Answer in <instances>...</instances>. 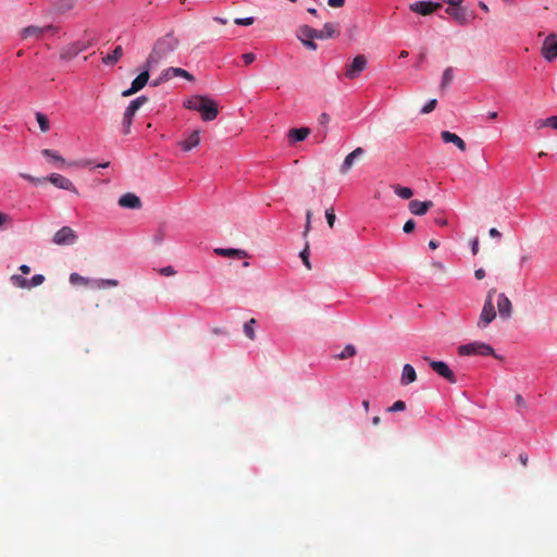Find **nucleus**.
<instances>
[{
	"instance_id": "0eeeda50",
	"label": "nucleus",
	"mask_w": 557,
	"mask_h": 557,
	"mask_svg": "<svg viewBox=\"0 0 557 557\" xmlns=\"http://www.w3.org/2000/svg\"><path fill=\"white\" fill-rule=\"evenodd\" d=\"M367 58L363 54L356 55L350 63L346 65L345 76L349 79H355L361 75L367 69Z\"/></svg>"
},
{
	"instance_id": "412c9836",
	"label": "nucleus",
	"mask_w": 557,
	"mask_h": 557,
	"mask_svg": "<svg viewBox=\"0 0 557 557\" xmlns=\"http://www.w3.org/2000/svg\"><path fill=\"white\" fill-rule=\"evenodd\" d=\"M441 138L446 144H454L460 151H465L467 148L463 139L449 131H443L441 133Z\"/></svg>"
},
{
	"instance_id": "473e14b6",
	"label": "nucleus",
	"mask_w": 557,
	"mask_h": 557,
	"mask_svg": "<svg viewBox=\"0 0 557 557\" xmlns=\"http://www.w3.org/2000/svg\"><path fill=\"white\" fill-rule=\"evenodd\" d=\"M393 189H394V193L401 199H410L413 195L412 189L409 187L396 185V186H393Z\"/></svg>"
},
{
	"instance_id": "37998d69",
	"label": "nucleus",
	"mask_w": 557,
	"mask_h": 557,
	"mask_svg": "<svg viewBox=\"0 0 557 557\" xmlns=\"http://www.w3.org/2000/svg\"><path fill=\"white\" fill-rule=\"evenodd\" d=\"M133 123V117L131 115H126L124 113L123 115V121H122V125H123V132L124 134H128L131 132V125Z\"/></svg>"
},
{
	"instance_id": "ddd939ff",
	"label": "nucleus",
	"mask_w": 557,
	"mask_h": 557,
	"mask_svg": "<svg viewBox=\"0 0 557 557\" xmlns=\"http://www.w3.org/2000/svg\"><path fill=\"white\" fill-rule=\"evenodd\" d=\"M441 7V3L433 1H416L409 5L410 11L420 15H430Z\"/></svg>"
},
{
	"instance_id": "c03bdc74",
	"label": "nucleus",
	"mask_w": 557,
	"mask_h": 557,
	"mask_svg": "<svg viewBox=\"0 0 557 557\" xmlns=\"http://www.w3.org/2000/svg\"><path fill=\"white\" fill-rule=\"evenodd\" d=\"M255 18L252 16L248 17H237L234 20V23L239 26H249L253 23Z\"/></svg>"
},
{
	"instance_id": "cd10ccee",
	"label": "nucleus",
	"mask_w": 557,
	"mask_h": 557,
	"mask_svg": "<svg viewBox=\"0 0 557 557\" xmlns=\"http://www.w3.org/2000/svg\"><path fill=\"white\" fill-rule=\"evenodd\" d=\"M122 55L123 48L121 46H116L111 53L102 58V63L106 65H113L121 59Z\"/></svg>"
},
{
	"instance_id": "09e8293b",
	"label": "nucleus",
	"mask_w": 557,
	"mask_h": 557,
	"mask_svg": "<svg viewBox=\"0 0 557 557\" xmlns=\"http://www.w3.org/2000/svg\"><path fill=\"white\" fill-rule=\"evenodd\" d=\"M20 176L33 184H38V183H41V182H45L44 181V177L42 178H39V177H35L30 174H27V173H20Z\"/></svg>"
},
{
	"instance_id": "4468645a",
	"label": "nucleus",
	"mask_w": 557,
	"mask_h": 557,
	"mask_svg": "<svg viewBox=\"0 0 557 557\" xmlns=\"http://www.w3.org/2000/svg\"><path fill=\"white\" fill-rule=\"evenodd\" d=\"M445 12L450 15L459 25L465 26L470 23L474 15L469 14L463 7L446 8Z\"/></svg>"
},
{
	"instance_id": "6ab92c4d",
	"label": "nucleus",
	"mask_w": 557,
	"mask_h": 557,
	"mask_svg": "<svg viewBox=\"0 0 557 557\" xmlns=\"http://www.w3.org/2000/svg\"><path fill=\"white\" fill-rule=\"evenodd\" d=\"M117 203L120 207L126 208V209H140L141 208L140 198L133 193H126V194L122 195L119 198Z\"/></svg>"
},
{
	"instance_id": "2f4dec72",
	"label": "nucleus",
	"mask_w": 557,
	"mask_h": 557,
	"mask_svg": "<svg viewBox=\"0 0 557 557\" xmlns=\"http://www.w3.org/2000/svg\"><path fill=\"white\" fill-rule=\"evenodd\" d=\"M256 324H257V320L255 318L249 319L244 324V333L251 341H253L256 338V333H255Z\"/></svg>"
},
{
	"instance_id": "72a5a7b5",
	"label": "nucleus",
	"mask_w": 557,
	"mask_h": 557,
	"mask_svg": "<svg viewBox=\"0 0 557 557\" xmlns=\"http://www.w3.org/2000/svg\"><path fill=\"white\" fill-rule=\"evenodd\" d=\"M297 39L309 50L315 51L318 49V45L314 42L313 39L304 38L300 36V29L298 28L296 32Z\"/></svg>"
},
{
	"instance_id": "f257e3e1",
	"label": "nucleus",
	"mask_w": 557,
	"mask_h": 557,
	"mask_svg": "<svg viewBox=\"0 0 557 557\" xmlns=\"http://www.w3.org/2000/svg\"><path fill=\"white\" fill-rule=\"evenodd\" d=\"M177 46L178 39L172 33L159 38L146 60V66L148 69L156 67L162 60L173 53Z\"/></svg>"
},
{
	"instance_id": "3c124183",
	"label": "nucleus",
	"mask_w": 557,
	"mask_h": 557,
	"mask_svg": "<svg viewBox=\"0 0 557 557\" xmlns=\"http://www.w3.org/2000/svg\"><path fill=\"white\" fill-rule=\"evenodd\" d=\"M10 223L11 218L5 213L0 212V228H5Z\"/></svg>"
},
{
	"instance_id": "49530a36",
	"label": "nucleus",
	"mask_w": 557,
	"mask_h": 557,
	"mask_svg": "<svg viewBox=\"0 0 557 557\" xmlns=\"http://www.w3.org/2000/svg\"><path fill=\"white\" fill-rule=\"evenodd\" d=\"M159 273L163 276H173L176 274V270L172 265L163 267L159 270Z\"/></svg>"
},
{
	"instance_id": "f03ea898",
	"label": "nucleus",
	"mask_w": 557,
	"mask_h": 557,
	"mask_svg": "<svg viewBox=\"0 0 557 557\" xmlns=\"http://www.w3.org/2000/svg\"><path fill=\"white\" fill-rule=\"evenodd\" d=\"M183 107L199 112L205 122L215 120L219 114L216 101L206 95H195L185 99Z\"/></svg>"
},
{
	"instance_id": "20e7f679",
	"label": "nucleus",
	"mask_w": 557,
	"mask_h": 557,
	"mask_svg": "<svg viewBox=\"0 0 557 557\" xmlns=\"http://www.w3.org/2000/svg\"><path fill=\"white\" fill-rule=\"evenodd\" d=\"M300 29V36L309 39H329L338 34V24L336 23H325L322 29H315L308 25H301L298 27Z\"/></svg>"
},
{
	"instance_id": "864d4df0",
	"label": "nucleus",
	"mask_w": 557,
	"mask_h": 557,
	"mask_svg": "<svg viewBox=\"0 0 557 557\" xmlns=\"http://www.w3.org/2000/svg\"><path fill=\"white\" fill-rule=\"evenodd\" d=\"M242 58H243L245 64L248 65L256 60V54L252 52H247V53H244Z\"/></svg>"
},
{
	"instance_id": "c9c22d12",
	"label": "nucleus",
	"mask_w": 557,
	"mask_h": 557,
	"mask_svg": "<svg viewBox=\"0 0 557 557\" xmlns=\"http://www.w3.org/2000/svg\"><path fill=\"white\" fill-rule=\"evenodd\" d=\"M42 154L52 160V161H55V162H60V163H65V160L62 156L59 154L58 151L55 150H52V149H44L42 150Z\"/></svg>"
},
{
	"instance_id": "a211bd4d",
	"label": "nucleus",
	"mask_w": 557,
	"mask_h": 557,
	"mask_svg": "<svg viewBox=\"0 0 557 557\" xmlns=\"http://www.w3.org/2000/svg\"><path fill=\"white\" fill-rule=\"evenodd\" d=\"M200 144V131L195 129L187 135L186 138L178 141V146L184 152H189Z\"/></svg>"
},
{
	"instance_id": "052dcab7",
	"label": "nucleus",
	"mask_w": 557,
	"mask_h": 557,
	"mask_svg": "<svg viewBox=\"0 0 557 557\" xmlns=\"http://www.w3.org/2000/svg\"><path fill=\"white\" fill-rule=\"evenodd\" d=\"M474 276L476 280H482L485 276V271L483 269H478L474 271Z\"/></svg>"
},
{
	"instance_id": "393cba45",
	"label": "nucleus",
	"mask_w": 557,
	"mask_h": 557,
	"mask_svg": "<svg viewBox=\"0 0 557 557\" xmlns=\"http://www.w3.org/2000/svg\"><path fill=\"white\" fill-rule=\"evenodd\" d=\"M533 126L537 131L543 128H552L557 131V115H552L545 119H537L534 121Z\"/></svg>"
},
{
	"instance_id": "bf43d9fd",
	"label": "nucleus",
	"mask_w": 557,
	"mask_h": 557,
	"mask_svg": "<svg viewBox=\"0 0 557 557\" xmlns=\"http://www.w3.org/2000/svg\"><path fill=\"white\" fill-rule=\"evenodd\" d=\"M471 250H472V253L473 255H476L478 250H479V240L478 238H474L471 243Z\"/></svg>"
},
{
	"instance_id": "dca6fc26",
	"label": "nucleus",
	"mask_w": 557,
	"mask_h": 557,
	"mask_svg": "<svg viewBox=\"0 0 557 557\" xmlns=\"http://www.w3.org/2000/svg\"><path fill=\"white\" fill-rule=\"evenodd\" d=\"M57 28L53 25H47L44 27L30 25L27 27H24L21 32L22 38H28V37H35V38H41L44 34L46 33H54Z\"/></svg>"
},
{
	"instance_id": "aec40b11",
	"label": "nucleus",
	"mask_w": 557,
	"mask_h": 557,
	"mask_svg": "<svg viewBox=\"0 0 557 557\" xmlns=\"http://www.w3.org/2000/svg\"><path fill=\"white\" fill-rule=\"evenodd\" d=\"M363 153H364V150L361 147H358L354 151L348 153L345 157V159L339 168L341 173L346 174L351 169V166L354 165L356 160L359 159L360 157H362Z\"/></svg>"
},
{
	"instance_id": "58836bf2",
	"label": "nucleus",
	"mask_w": 557,
	"mask_h": 557,
	"mask_svg": "<svg viewBox=\"0 0 557 557\" xmlns=\"http://www.w3.org/2000/svg\"><path fill=\"white\" fill-rule=\"evenodd\" d=\"M69 281L73 285L87 284L89 282V280L87 277H84L75 272L70 274Z\"/></svg>"
},
{
	"instance_id": "f704fd0d",
	"label": "nucleus",
	"mask_w": 557,
	"mask_h": 557,
	"mask_svg": "<svg viewBox=\"0 0 557 557\" xmlns=\"http://www.w3.org/2000/svg\"><path fill=\"white\" fill-rule=\"evenodd\" d=\"M36 120L41 132L46 133L50 129V123L44 113L37 112Z\"/></svg>"
},
{
	"instance_id": "1a4fd4ad",
	"label": "nucleus",
	"mask_w": 557,
	"mask_h": 557,
	"mask_svg": "<svg viewBox=\"0 0 557 557\" xmlns=\"http://www.w3.org/2000/svg\"><path fill=\"white\" fill-rule=\"evenodd\" d=\"M424 360L429 361V366L440 376L446 379L449 383L457 382L455 373L451 371V369L448 367V364L446 362L431 360L429 357H424Z\"/></svg>"
},
{
	"instance_id": "c85d7f7f",
	"label": "nucleus",
	"mask_w": 557,
	"mask_h": 557,
	"mask_svg": "<svg viewBox=\"0 0 557 557\" xmlns=\"http://www.w3.org/2000/svg\"><path fill=\"white\" fill-rule=\"evenodd\" d=\"M76 4V0H55L54 9L58 13L63 14L71 11Z\"/></svg>"
},
{
	"instance_id": "b1692460",
	"label": "nucleus",
	"mask_w": 557,
	"mask_h": 557,
	"mask_svg": "<svg viewBox=\"0 0 557 557\" xmlns=\"http://www.w3.org/2000/svg\"><path fill=\"white\" fill-rule=\"evenodd\" d=\"M416 380H417V373H416L414 368L411 364L406 363L403 367V372H401V377H400L401 385L407 386V385L413 383Z\"/></svg>"
},
{
	"instance_id": "c756f323",
	"label": "nucleus",
	"mask_w": 557,
	"mask_h": 557,
	"mask_svg": "<svg viewBox=\"0 0 557 557\" xmlns=\"http://www.w3.org/2000/svg\"><path fill=\"white\" fill-rule=\"evenodd\" d=\"M81 51L82 48H79L77 45H73L71 47L64 48L60 53V58L64 61H70L73 58H75Z\"/></svg>"
},
{
	"instance_id": "6e6552de",
	"label": "nucleus",
	"mask_w": 557,
	"mask_h": 557,
	"mask_svg": "<svg viewBox=\"0 0 557 557\" xmlns=\"http://www.w3.org/2000/svg\"><path fill=\"white\" fill-rule=\"evenodd\" d=\"M10 280L16 287L29 289L41 285L45 282V276L42 274H35L30 280H27L22 275L13 274Z\"/></svg>"
},
{
	"instance_id": "39448f33",
	"label": "nucleus",
	"mask_w": 557,
	"mask_h": 557,
	"mask_svg": "<svg viewBox=\"0 0 557 557\" xmlns=\"http://www.w3.org/2000/svg\"><path fill=\"white\" fill-rule=\"evenodd\" d=\"M496 294L495 289H490L486 295L479 321L478 327L485 329L495 318L496 311L493 302V296Z\"/></svg>"
},
{
	"instance_id": "69168bd1",
	"label": "nucleus",
	"mask_w": 557,
	"mask_h": 557,
	"mask_svg": "<svg viewBox=\"0 0 557 557\" xmlns=\"http://www.w3.org/2000/svg\"><path fill=\"white\" fill-rule=\"evenodd\" d=\"M433 267H435L436 269L441 270V271H444L445 270V267L442 262H438V261H433Z\"/></svg>"
},
{
	"instance_id": "4d7b16f0",
	"label": "nucleus",
	"mask_w": 557,
	"mask_h": 557,
	"mask_svg": "<svg viewBox=\"0 0 557 557\" xmlns=\"http://www.w3.org/2000/svg\"><path fill=\"white\" fill-rule=\"evenodd\" d=\"M443 2L447 3L448 8H458L461 7L463 0H443Z\"/></svg>"
},
{
	"instance_id": "9d476101",
	"label": "nucleus",
	"mask_w": 557,
	"mask_h": 557,
	"mask_svg": "<svg viewBox=\"0 0 557 557\" xmlns=\"http://www.w3.org/2000/svg\"><path fill=\"white\" fill-rule=\"evenodd\" d=\"M542 57L547 62H553L557 59V35L550 34L548 35L542 46L541 49Z\"/></svg>"
},
{
	"instance_id": "8fccbe9b",
	"label": "nucleus",
	"mask_w": 557,
	"mask_h": 557,
	"mask_svg": "<svg viewBox=\"0 0 557 557\" xmlns=\"http://www.w3.org/2000/svg\"><path fill=\"white\" fill-rule=\"evenodd\" d=\"M311 218H312V212L310 210L307 211L306 213V225H305V232H304V236H307V234L309 233L310 231V227H311Z\"/></svg>"
},
{
	"instance_id": "6e6d98bb",
	"label": "nucleus",
	"mask_w": 557,
	"mask_h": 557,
	"mask_svg": "<svg viewBox=\"0 0 557 557\" xmlns=\"http://www.w3.org/2000/svg\"><path fill=\"white\" fill-rule=\"evenodd\" d=\"M327 4L332 8H342L345 4V0H327Z\"/></svg>"
},
{
	"instance_id": "de8ad7c7",
	"label": "nucleus",
	"mask_w": 557,
	"mask_h": 557,
	"mask_svg": "<svg viewBox=\"0 0 557 557\" xmlns=\"http://www.w3.org/2000/svg\"><path fill=\"white\" fill-rule=\"evenodd\" d=\"M325 219H326L327 224L330 225V227H333L336 218H335V214H334V210L332 208L331 209H326V211H325Z\"/></svg>"
},
{
	"instance_id": "7ed1b4c3",
	"label": "nucleus",
	"mask_w": 557,
	"mask_h": 557,
	"mask_svg": "<svg viewBox=\"0 0 557 557\" xmlns=\"http://www.w3.org/2000/svg\"><path fill=\"white\" fill-rule=\"evenodd\" d=\"M458 355L462 357L468 356H493L495 358H500L498 355H496L494 348L484 342L481 341H474L468 344L460 345L458 347Z\"/></svg>"
},
{
	"instance_id": "a878e982",
	"label": "nucleus",
	"mask_w": 557,
	"mask_h": 557,
	"mask_svg": "<svg viewBox=\"0 0 557 557\" xmlns=\"http://www.w3.org/2000/svg\"><path fill=\"white\" fill-rule=\"evenodd\" d=\"M147 101H148V98L146 96H139V97L135 98L126 107L124 113L126 115H131L132 117H134L136 112L139 110V108L141 106H144Z\"/></svg>"
},
{
	"instance_id": "79ce46f5",
	"label": "nucleus",
	"mask_w": 557,
	"mask_h": 557,
	"mask_svg": "<svg viewBox=\"0 0 557 557\" xmlns=\"http://www.w3.org/2000/svg\"><path fill=\"white\" fill-rule=\"evenodd\" d=\"M119 282L116 280L107 278V280H99L97 282V287L103 288V287H115L117 286Z\"/></svg>"
},
{
	"instance_id": "13d9d810",
	"label": "nucleus",
	"mask_w": 557,
	"mask_h": 557,
	"mask_svg": "<svg viewBox=\"0 0 557 557\" xmlns=\"http://www.w3.org/2000/svg\"><path fill=\"white\" fill-rule=\"evenodd\" d=\"M488 234L493 238H497V239L502 238V233L495 227L490 228Z\"/></svg>"
},
{
	"instance_id": "ea45409f",
	"label": "nucleus",
	"mask_w": 557,
	"mask_h": 557,
	"mask_svg": "<svg viewBox=\"0 0 557 557\" xmlns=\"http://www.w3.org/2000/svg\"><path fill=\"white\" fill-rule=\"evenodd\" d=\"M165 236H166V234H165L164 227H160L152 236V242L156 245H160L165 239Z\"/></svg>"
},
{
	"instance_id": "5701e85b",
	"label": "nucleus",
	"mask_w": 557,
	"mask_h": 557,
	"mask_svg": "<svg viewBox=\"0 0 557 557\" xmlns=\"http://www.w3.org/2000/svg\"><path fill=\"white\" fill-rule=\"evenodd\" d=\"M432 206V201L411 200L409 203V210L414 215H423Z\"/></svg>"
},
{
	"instance_id": "338daca9",
	"label": "nucleus",
	"mask_w": 557,
	"mask_h": 557,
	"mask_svg": "<svg viewBox=\"0 0 557 557\" xmlns=\"http://www.w3.org/2000/svg\"><path fill=\"white\" fill-rule=\"evenodd\" d=\"M479 8H480L482 11H484V12H488V11H490V9H488L487 4H486L485 2H483V1H480V2H479Z\"/></svg>"
},
{
	"instance_id": "0e129e2a",
	"label": "nucleus",
	"mask_w": 557,
	"mask_h": 557,
	"mask_svg": "<svg viewBox=\"0 0 557 557\" xmlns=\"http://www.w3.org/2000/svg\"><path fill=\"white\" fill-rule=\"evenodd\" d=\"M20 271L23 273V274H28L30 272V268L27 265V264H22L20 267Z\"/></svg>"
},
{
	"instance_id": "f3484780",
	"label": "nucleus",
	"mask_w": 557,
	"mask_h": 557,
	"mask_svg": "<svg viewBox=\"0 0 557 557\" xmlns=\"http://www.w3.org/2000/svg\"><path fill=\"white\" fill-rule=\"evenodd\" d=\"M175 77H183V78L187 79L188 82L195 81L194 75H191L189 72H187L186 70L181 69V67L171 66V67L164 69L161 72V79L171 81L172 78H175Z\"/></svg>"
},
{
	"instance_id": "774afa93",
	"label": "nucleus",
	"mask_w": 557,
	"mask_h": 557,
	"mask_svg": "<svg viewBox=\"0 0 557 557\" xmlns=\"http://www.w3.org/2000/svg\"><path fill=\"white\" fill-rule=\"evenodd\" d=\"M519 459H520V461H521V463H522L523 466H527V463H528V456H527V455L521 454V455L519 456Z\"/></svg>"
},
{
	"instance_id": "5fc2aeb1",
	"label": "nucleus",
	"mask_w": 557,
	"mask_h": 557,
	"mask_svg": "<svg viewBox=\"0 0 557 557\" xmlns=\"http://www.w3.org/2000/svg\"><path fill=\"white\" fill-rule=\"evenodd\" d=\"M531 259H532V257H531L530 255H527V253H525V255H522V256L520 257V259H519V265H520V268H521V269H523V268H524V265L531 261Z\"/></svg>"
},
{
	"instance_id": "7c9ffc66",
	"label": "nucleus",
	"mask_w": 557,
	"mask_h": 557,
	"mask_svg": "<svg viewBox=\"0 0 557 557\" xmlns=\"http://www.w3.org/2000/svg\"><path fill=\"white\" fill-rule=\"evenodd\" d=\"M454 77H455L454 69L451 66L446 67L442 74V79H441V84H440L441 88L446 89L454 81Z\"/></svg>"
},
{
	"instance_id": "680f3d73",
	"label": "nucleus",
	"mask_w": 557,
	"mask_h": 557,
	"mask_svg": "<svg viewBox=\"0 0 557 557\" xmlns=\"http://www.w3.org/2000/svg\"><path fill=\"white\" fill-rule=\"evenodd\" d=\"M321 124H327L330 121V116L326 113H322L319 119Z\"/></svg>"
},
{
	"instance_id": "4be33fe9",
	"label": "nucleus",
	"mask_w": 557,
	"mask_h": 557,
	"mask_svg": "<svg viewBox=\"0 0 557 557\" xmlns=\"http://www.w3.org/2000/svg\"><path fill=\"white\" fill-rule=\"evenodd\" d=\"M214 253L227 258H248L247 251L236 248H214Z\"/></svg>"
},
{
	"instance_id": "bb28decb",
	"label": "nucleus",
	"mask_w": 557,
	"mask_h": 557,
	"mask_svg": "<svg viewBox=\"0 0 557 557\" xmlns=\"http://www.w3.org/2000/svg\"><path fill=\"white\" fill-rule=\"evenodd\" d=\"M309 134L310 129L308 127L292 128L288 132V139L290 143H299L305 140Z\"/></svg>"
},
{
	"instance_id": "e433bc0d",
	"label": "nucleus",
	"mask_w": 557,
	"mask_h": 557,
	"mask_svg": "<svg viewBox=\"0 0 557 557\" xmlns=\"http://www.w3.org/2000/svg\"><path fill=\"white\" fill-rule=\"evenodd\" d=\"M357 352L356 347L351 344H347L344 349L336 356L338 359H347L355 356Z\"/></svg>"
},
{
	"instance_id": "4c0bfd02",
	"label": "nucleus",
	"mask_w": 557,
	"mask_h": 557,
	"mask_svg": "<svg viewBox=\"0 0 557 557\" xmlns=\"http://www.w3.org/2000/svg\"><path fill=\"white\" fill-rule=\"evenodd\" d=\"M309 255H310L309 244L306 243L305 248L299 252V257H300V259L302 260L305 267L308 270L311 269V263H310V260H309Z\"/></svg>"
},
{
	"instance_id": "603ef678",
	"label": "nucleus",
	"mask_w": 557,
	"mask_h": 557,
	"mask_svg": "<svg viewBox=\"0 0 557 557\" xmlns=\"http://www.w3.org/2000/svg\"><path fill=\"white\" fill-rule=\"evenodd\" d=\"M416 227V222L413 220H408L405 224H404V227H403V231L405 233H411Z\"/></svg>"
},
{
	"instance_id": "f8f14e48",
	"label": "nucleus",
	"mask_w": 557,
	"mask_h": 557,
	"mask_svg": "<svg viewBox=\"0 0 557 557\" xmlns=\"http://www.w3.org/2000/svg\"><path fill=\"white\" fill-rule=\"evenodd\" d=\"M44 181L50 182L57 188L69 190L76 195L78 194V190L75 187V185L73 184V182L59 173H52L49 176L44 177Z\"/></svg>"
},
{
	"instance_id": "a18cd8bd",
	"label": "nucleus",
	"mask_w": 557,
	"mask_h": 557,
	"mask_svg": "<svg viewBox=\"0 0 557 557\" xmlns=\"http://www.w3.org/2000/svg\"><path fill=\"white\" fill-rule=\"evenodd\" d=\"M406 409V404L403 400L395 401L387 410L389 412L404 411Z\"/></svg>"
},
{
	"instance_id": "423d86ee",
	"label": "nucleus",
	"mask_w": 557,
	"mask_h": 557,
	"mask_svg": "<svg viewBox=\"0 0 557 557\" xmlns=\"http://www.w3.org/2000/svg\"><path fill=\"white\" fill-rule=\"evenodd\" d=\"M77 234L70 226H63L55 232L52 243L58 246H71L77 242Z\"/></svg>"
},
{
	"instance_id": "a19ab883",
	"label": "nucleus",
	"mask_w": 557,
	"mask_h": 557,
	"mask_svg": "<svg viewBox=\"0 0 557 557\" xmlns=\"http://www.w3.org/2000/svg\"><path fill=\"white\" fill-rule=\"evenodd\" d=\"M437 104V100L436 99H431L429 100L420 110V113L421 114H428L430 112H432L435 107Z\"/></svg>"
},
{
	"instance_id": "e2e57ef3",
	"label": "nucleus",
	"mask_w": 557,
	"mask_h": 557,
	"mask_svg": "<svg viewBox=\"0 0 557 557\" xmlns=\"http://www.w3.org/2000/svg\"><path fill=\"white\" fill-rule=\"evenodd\" d=\"M164 82H168V79H161V74H160L159 77L151 83V85L153 87H157V86H159L160 84H162Z\"/></svg>"
},
{
	"instance_id": "2eb2a0df",
	"label": "nucleus",
	"mask_w": 557,
	"mask_h": 557,
	"mask_svg": "<svg viewBox=\"0 0 557 557\" xmlns=\"http://www.w3.org/2000/svg\"><path fill=\"white\" fill-rule=\"evenodd\" d=\"M496 305L499 317L503 320H509L512 314V305L504 293L497 295Z\"/></svg>"
},
{
	"instance_id": "9b49d317",
	"label": "nucleus",
	"mask_w": 557,
	"mask_h": 557,
	"mask_svg": "<svg viewBox=\"0 0 557 557\" xmlns=\"http://www.w3.org/2000/svg\"><path fill=\"white\" fill-rule=\"evenodd\" d=\"M151 69H148L146 64L144 65V70L139 73L137 77L133 79L131 83V87L128 89H125L122 92L123 97H128L133 94H136L137 91L141 90L148 83L149 79V71Z\"/></svg>"
}]
</instances>
